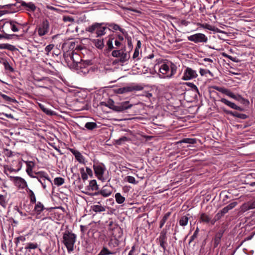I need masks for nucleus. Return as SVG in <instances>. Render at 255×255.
I'll return each instance as SVG.
<instances>
[{
    "instance_id": "1",
    "label": "nucleus",
    "mask_w": 255,
    "mask_h": 255,
    "mask_svg": "<svg viewBox=\"0 0 255 255\" xmlns=\"http://www.w3.org/2000/svg\"><path fill=\"white\" fill-rule=\"evenodd\" d=\"M156 68L159 71V77L163 79L172 78L176 74L177 69V66L171 61L161 59L156 60L154 69Z\"/></svg>"
},
{
    "instance_id": "2",
    "label": "nucleus",
    "mask_w": 255,
    "mask_h": 255,
    "mask_svg": "<svg viewBox=\"0 0 255 255\" xmlns=\"http://www.w3.org/2000/svg\"><path fill=\"white\" fill-rule=\"evenodd\" d=\"M100 104L101 106L107 107L116 112H124L128 109L131 108L133 106V104H130L129 101L115 104V102L111 99H109L107 102H101Z\"/></svg>"
},
{
    "instance_id": "3",
    "label": "nucleus",
    "mask_w": 255,
    "mask_h": 255,
    "mask_svg": "<svg viewBox=\"0 0 255 255\" xmlns=\"http://www.w3.org/2000/svg\"><path fill=\"white\" fill-rule=\"evenodd\" d=\"M211 89L216 90L217 91L228 96L235 100L240 102L245 107H248L250 104L249 100L245 99L239 94H235L231 91L230 89L223 87H219L217 86H213L210 87Z\"/></svg>"
},
{
    "instance_id": "4",
    "label": "nucleus",
    "mask_w": 255,
    "mask_h": 255,
    "mask_svg": "<svg viewBox=\"0 0 255 255\" xmlns=\"http://www.w3.org/2000/svg\"><path fill=\"white\" fill-rule=\"evenodd\" d=\"M106 27L105 22H94L85 29L86 32L90 33H95L96 37H101L106 34Z\"/></svg>"
},
{
    "instance_id": "5",
    "label": "nucleus",
    "mask_w": 255,
    "mask_h": 255,
    "mask_svg": "<svg viewBox=\"0 0 255 255\" xmlns=\"http://www.w3.org/2000/svg\"><path fill=\"white\" fill-rule=\"evenodd\" d=\"M76 238V235L69 231H66L63 234V243L66 247L68 252L73 250V246L75 243Z\"/></svg>"
},
{
    "instance_id": "6",
    "label": "nucleus",
    "mask_w": 255,
    "mask_h": 255,
    "mask_svg": "<svg viewBox=\"0 0 255 255\" xmlns=\"http://www.w3.org/2000/svg\"><path fill=\"white\" fill-rule=\"evenodd\" d=\"M33 77L34 81L37 83V84L34 83V84L36 86L40 88L47 89L53 84V80L47 77H39L34 74Z\"/></svg>"
},
{
    "instance_id": "7",
    "label": "nucleus",
    "mask_w": 255,
    "mask_h": 255,
    "mask_svg": "<svg viewBox=\"0 0 255 255\" xmlns=\"http://www.w3.org/2000/svg\"><path fill=\"white\" fill-rule=\"evenodd\" d=\"M126 49H115L112 51V56L114 57L120 58V61L122 64L127 62L129 58L130 55L126 52Z\"/></svg>"
},
{
    "instance_id": "8",
    "label": "nucleus",
    "mask_w": 255,
    "mask_h": 255,
    "mask_svg": "<svg viewBox=\"0 0 255 255\" xmlns=\"http://www.w3.org/2000/svg\"><path fill=\"white\" fill-rule=\"evenodd\" d=\"M17 3H19L20 5H17V12L24 10L34 12L36 8L35 5L32 2L26 3L21 0H17Z\"/></svg>"
},
{
    "instance_id": "9",
    "label": "nucleus",
    "mask_w": 255,
    "mask_h": 255,
    "mask_svg": "<svg viewBox=\"0 0 255 255\" xmlns=\"http://www.w3.org/2000/svg\"><path fill=\"white\" fill-rule=\"evenodd\" d=\"M108 230L112 232L113 237L120 239L123 236V232L122 228L113 221L109 223Z\"/></svg>"
},
{
    "instance_id": "10",
    "label": "nucleus",
    "mask_w": 255,
    "mask_h": 255,
    "mask_svg": "<svg viewBox=\"0 0 255 255\" xmlns=\"http://www.w3.org/2000/svg\"><path fill=\"white\" fill-rule=\"evenodd\" d=\"M143 89V87L140 85H130L122 88H118L116 90V92L118 94H124L132 91H140Z\"/></svg>"
},
{
    "instance_id": "11",
    "label": "nucleus",
    "mask_w": 255,
    "mask_h": 255,
    "mask_svg": "<svg viewBox=\"0 0 255 255\" xmlns=\"http://www.w3.org/2000/svg\"><path fill=\"white\" fill-rule=\"evenodd\" d=\"M93 169L97 178L100 180H104L103 174L106 169L105 165L102 163L94 164Z\"/></svg>"
},
{
    "instance_id": "12",
    "label": "nucleus",
    "mask_w": 255,
    "mask_h": 255,
    "mask_svg": "<svg viewBox=\"0 0 255 255\" xmlns=\"http://www.w3.org/2000/svg\"><path fill=\"white\" fill-rule=\"evenodd\" d=\"M35 174L36 175L35 176V178H37L38 180L44 189L46 188V180H47L48 182L50 184L52 185L51 180L49 178L46 172L44 171H39L38 172H35Z\"/></svg>"
},
{
    "instance_id": "13",
    "label": "nucleus",
    "mask_w": 255,
    "mask_h": 255,
    "mask_svg": "<svg viewBox=\"0 0 255 255\" xmlns=\"http://www.w3.org/2000/svg\"><path fill=\"white\" fill-rule=\"evenodd\" d=\"M187 38L188 40L193 41L196 43L201 42L206 43L208 41L207 37L204 34L201 33L188 36Z\"/></svg>"
},
{
    "instance_id": "14",
    "label": "nucleus",
    "mask_w": 255,
    "mask_h": 255,
    "mask_svg": "<svg viewBox=\"0 0 255 255\" xmlns=\"http://www.w3.org/2000/svg\"><path fill=\"white\" fill-rule=\"evenodd\" d=\"M166 234L167 231L165 229H163L160 232L159 237L157 239L160 247L163 249L164 252H165L166 250V247L168 245L167 242V238Z\"/></svg>"
},
{
    "instance_id": "15",
    "label": "nucleus",
    "mask_w": 255,
    "mask_h": 255,
    "mask_svg": "<svg viewBox=\"0 0 255 255\" xmlns=\"http://www.w3.org/2000/svg\"><path fill=\"white\" fill-rule=\"evenodd\" d=\"M198 74L196 71L191 68L187 67L184 72L182 79L185 81L189 80L196 78Z\"/></svg>"
},
{
    "instance_id": "16",
    "label": "nucleus",
    "mask_w": 255,
    "mask_h": 255,
    "mask_svg": "<svg viewBox=\"0 0 255 255\" xmlns=\"http://www.w3.org/2000/svg\"><path fill=\"white\" fill-rule=\"evenodd\" d=\"M106 38H107V40L106 41V43L105 46V48L104 49V53L108 54L110 52L112 51L113 49L115 48V47L113 45L114 40L115 39V36L114 34L109 35Z\"/></svg>"
},
{
    "instance_id": "17",
    "label": "nucleus",
    "mask_w": 255,
    "mask_h": 255,
    "mask_svg": "<svg viewBox=\"0 0 255 255\" xmlns=\"http://www.w3.org/2000/svg\"><path fill=\"white\" fill-rule=\"evenodd\" d=\"M199 222L206 224H210L214 225L215 224V221L212 218V216L210 214L205 213L200 214Z\"/></svg>"
},
{
    "instance_id": "18",
    "label": "nucleus",
    "mask_w": 255,
    "mask_h": 255,
    "mask_svg": "<svg viewBox=\"0 0 255 255\" xmlns=\"http://www.w3.org/2000/svg\"><path fill=\"white\" fill-rule=\"evenodd\" d=\"M49 29V23L47 19L43 20L37 29L38 34L40 36L46 34Z\"/></svg>"
},
{
    "instance_id": "19",
    "label": "nucleus",
    "mask_w": 255,
    "mask_h": 255,
    "mask_svg": "<svg viewBox=\"0 0 255 255\" xmlns=\"http://www.w3.org/2000/svg\"><path fill=\"white\" fill-rule=\"evenodd\" d=\"M69 55L70 59L73 61V67L74 68L77 64H78L82 59L80 55L73 50L71 53L68 54L67 52L64 54V57L66 58Z\"/></svg>"
},
{
    "instance_id": "20",
    "label": "nucleus",
    "mask_w": 255,
    "mask_h": 255,
    "mask_svg": "<svg viewBox=\"0 0 255 255\" xmlns=\"http://www.w3.org/2000/svg\"><path fill=\"white\" fill-rule=\"evenodd\" d=\"M222 109L224 113L232 116L234 118H237L242 120H246L249 118V116L245 114L239 113L236 111H232L224 108H222Z\"/></svg>"
},
{
    "instance_id": "21",
    "label": "nucleus",
    "mask_w": 255,
    "mask_h": 255,
    "mask_svg": "<svg viewBox=\"0 0 255 255\" xmlns=\"http://www.w3.org/2000/svg\"><path fill=\"white\" fill-rule=\"evenodd\" d=\"M220 101L222 103H224L226 106H228L229 107H230L231 109H233L234 110H236L240 111V112H244L245 111V110L244 108H243L241 106H238L235 103H234L231 101H230L225 98H222L220 100Z\"/></svg>"
},
{
    "instance_id": "22",
    "label": "nucleus",
    "mask_w": 255,
    "mask_h": 255,
    "mask_svg": "<svg viewBox=\"0 0 255 255\" xmlns=\"http://www.w3.org/2000/svg\"><path fill=\"white\" fill-rule=\"evenodd\" d=\"M93 64L91 60H82L78 64H77L74 68L76 70H80L81 72L86 73V71H83V69L86 68L88 66ZM88 71H87L88 72Z\"/></svg>"
},
{
    "instance_id": "23",
    "label": "nucleus",
    "mask_w": 255,
    "mask_h": 255,
    "mask_svg": "<svg viewBox=\"0 0 255 255\" xmlns=\"http://www.w3.org/2000/svg\"><path fill=\"white\" fill-rule=\"evenodd\" d=\"M29 26L28 24L25 22L23 24H21L17 22V37L22 36L25 33L27 32Z\"/></svg>"
},
{
    "instance_id": "24",
    "label": "nucleus",
    "mask_w": 255,
    "mask_h": 255,
    "mask_svg": "<svg viewBox=\"0 0 255 255\" xmlns=\"http://www.w3.org/2000/svg\"><path fill=\"white\" fill-rule=\"evenodd\" d=\"M112 193V187L109 185H105L103 187L100 191L95 193V195L101 194L104 197L109 196Z\"/></svg>"
},
{
    "instance_id": "25",
    "label": "nucleus",
    "mask_w": 255,
    "mask_h": 255,
    "mask_svg": "<svg viewBox=\"0 0 255 255\" xmlns=\"http://www.w3.org/2000/svg\"><path fill=\"white\" fill-rule=\"evenodd\" d=\"M69 150L74 155L75 159L80 163L85 164V158L82 154L74 148H69Z\"/></svg>"
},
{
    "instance_id": "26",
    "label": "nucleus",
    "mask_w": 255,
    "mask_h": 255,
    "mask_svg": "<svg viewBox=\"0 0 255 255\" xmlns=\"http://www.w3.org/2000/svg\"><path fill=\"white\" fill-rule=\"evenodd\" d=\"M4 172L5 174L12 179L14 183H16V176L14 175L16 173V170L11 167L7 166L4 168Z\"/></svg>"
},
{
    "instance_id": "27",
    "label": "nucleus",
    "mask_w": 255,
    "mask_h": 255,
    "mask_svg": "<svg viewBox=\"0 0 255 255\" xmlns=\"http://www.w3.org/2000/svg\"><path fill=\"white\" fill-rule=\"evenodd\" d=\"M105 26L106 29H108L110 31L116 32L117 31H120L122 27L118 24L114 22H105Z\"/></svg>"
},
{
    "instance_id": "28",
    "label": "nucleus",
    "mask_w": 255,
    "mask_h": 255,
    "mask_svg": "<svg viewBox=\"0 0 255 255\" xmlns=\"http://www.w3.org/2000/svg\"><path fill=\"white\" fill-rule=\"evenodd\" d=\"M18 131L17 132V142H26V140H27V137L24 135V131H25V129L21 128L18 129Z\"/></svg>"
},
{
    "instance_id": "29",
    "label": "nucleus",
    "mask_w": 255,
    "mask_h": 255,
    "mask_svg": "<svg viewBox=\"0 0 255 255\" xmlns=\"http://www.w3.org/2000/svg\"><path fill=\"white\" fill-rule=\"evenodd\" d=\"M99 189L98 185H97L96 180H92L90 181L89 184L86 188V190L87 191H97ZM88 192H85L87 194Z\"/></svg>"
},
{
    "instance_id": "30",
    "label": "nucleus",
    "mask_w": 255,
    "mask_h": 255,
    "mask_svg": "<svg viewBox=\"0 0 255 255\" xmlns=\"http://www.w3.org/2000/svg\"><path fill=\"white\" fill-rule=\"evenodd\" d=\"M224 232L222 231H219L217 233L213 239L214 243V248H216L218 247L219 244L220 243L221 239L223 236Z\"/></svg>"
},
{
    "instance_id": "31",
    "label": "nucleus",
    "mask_w": 255,
    "mask_h": 255,
    "mask_svg": "<svg viewBox=\"0 0 255 255\" xmlns=\"http://www.w3.org/2000/svg\"><path fill=\"white\" fill-rule=\"evenodd\" d=\"M120 239L113 237L110 239L109 242H108V246L111 249L118 247L120 245Z\"/></svg>"
},
{
    "instance_id": "32",
    "label": "nucleus",
    "mask_w": 255,
    "mask_h": 255,
    "mask_svg": "<svg viewBox=\"0 0 255 255\" xmlns=\"http://www.w3.org/2000/svg\"><path fill=\"white\" fill-rule=\"evenodd\" d=\"M232 208H223L219 212H218L215 217L213 218L214 220L215 221V223L220 220L226 213H227L229 209H231Z\"/></svg>"
},
{
    "instance_id": "33",
    "label": "nucleus",
    "mask_w": 255,
    "mask_h": 255,
    "mask_svg": "<svg viewBox=\"0 0 255 255\" xmlns=\"http://www.w3.org/2000/svg\"><path fill=\"white\" fill-rule=\"evenodd\" d=\"M85 211L89 214L95 215L97 213H100L105 211V208H85Z\"/></svg>"
},
{
    "instance_id": "34",
    "label": "nucleus",
    "mask_w": 255,
    "mask_h": 255,
    "mask_svg": "<svg viewBox=\"0 0 255 255\" xmlns=\"http://www.w3.org/2000/svg\"><path fill=\"white\" fill-rule=\"evenodd\" d=\"M93 43L99 49L102 50L104 48L105 45L104 39H95L93 40Z\"/></svg>"
},
{
    "instance_id": "35",
    "label": "nucleus",
    "mask_w": 255,
    "mask_h": 255,
    "mask_svg": "<svg viewBox=\"0 0 255 255\" xmlns=\"http://www.w3.org/2000/svg\"><path fill=\"white\" fill-rule=\"evenodd\" d=\"M17 187L19 189H24L27 187V184L25 180L17 176Z\"/></svg>"
},
{
    "instance_id": "36",
    "label": "nucleus",
    "mask_w": 255,
    "mask_h": 255,
    "mask_svg": "<svg viewBox=\"0 0 255 255\" xmlns=\"http://www.w3.org/2000/svg\"><path fill=\"white\" fill-rule=\"evenodd\" d=\"M115 43V49H126V44L125 43L122 42L118 40L116 38L114 40Z\"/></svg>"
},
{
    "instance_id": "37",
    "label": "nucleus",
    "mask_w": 255,
    "mask_h": 255,
    "mask_svg": "<svg viewBox=\"0 0 255 255\" xmlns=\"http://www.w3.org/2000/svg\"><path fill=\"white\" fill-rule=\"evenodd\" d=\"M197 140L195 138H185L178 142V143H189L194 144L196 143Z\"/></svg>"
},
{
    "instance_id": "38",
    "label": "nucleus",
    "mask_w": 255,
    "mask_h": 255,
    "mask_svg": "<svg viewBox=\"0 0 255 255\" xmlns=\"http://www.w3.org/2000/svg\"><path fill=\"white\" fill-rule=\"evenodd\" d=\"M85 128L88 130H92L98 128L97 124L95 122H87L85 125Z\"/></svg>"
},
{
    "instance_id": "39",
    "label": "nucleus",
    "mask_w": 255,
    "mask_h": 255,
    "mask_svg": "<svg viewBox=\"0 0 255 255\" xmlns=\"http://www.w3.org/2000/svg\"><path fill=\"white\" fill-rule=\"evenodd\" d=\"M188 216H189V214H188L187 216H183L180 218L179 221V224L180 226L184 227L187 225L189 220Z\"/></svg>"
},
{
    "instance_id": "40",
    "label": "nucleus",
    "mask_w": 255,
    "mask_h": 255,
    "mask_svg": "<svg viewBox=\"0 0 255 255\" xmlns=\"http://www.w3.org/2000/svg\"><path fill=\"white\" fill-rule=\"evenodd\" d=\"M29 211L28 212H31L30 213L31 215H36L37 216L39 215L42 211L44 210V209H46V208H31L32 209V211H31L30 208H27ZM28 212V211H26Z\"/></svg>"
},
{
    "instance_id": "41",
    "label": "nucleus",
    "mask_w": 255,
    "mask_h": 255,
    "mask_svg": "<svg viewBox=\"0 0 255 255\" xmlns=\"http://www.w3.org/2000/svg\"><path fill=\"white\" fill-rule=\"evenodd\" d=\"M95 226V222L91 223L89 224L88 225H85V226L80 225V231L82 232V233L83 234H84L86 231H88V229H89L90 226Z\"/></svg>"
},
{
    "instance_id": "42",
    "label": "nucleus",
    "mask_w": 255,
    "mask_h": 255,
    "mask_svg": "<svg viewBox=\"0 0 255 255\" xmlns=\"http://www.w3.org/2000/svg\"><path fill=\"white\" fill-rule=\"evenodd\" d=\"M54 184L57 186H60L65 182V179L62 177H56L54 179Z\"/></svg>"
},
{
    "instance_id": "43",
    "label": "nucleus",
    "mask_w": 255,
    "mask_h": 255,
    "mask_svg": "<svg viewBox=\"0 0 255 255\" xmlns=\"http://www.w3.org/2000/svg\"><path fill=\"white\" fill-rule=\"evenodd\" d=\"M129 140V139L128 137H127V136H124L117 140H115V142L116 144L120 145H122V144H123L126 141H127Z\"/></svg>"
},
{
    "instance_id": "44",
    "label": "nucleus",
    "mask_w": 255,
    "mask_h": 255,
    "mask_svg": "<svg viewBox=\"0 0 255 255\" xmlns=\"http://www.w3.org/2000/svg\"><path fill=\"white\" fill-rule=\"evenodd\" d=\"M116 202L119 204H122L124 202L125 198L122 196L120 193H117L115 195Z\"/></svg>"
},
{
    "instance_id": "45",
    "label": "nucleus",
    "mask_w": 255,
    "mask_h": 255,
    "mask_svg": "<svg viewBox=\"0 0 255 255\" xmlns=\"http://www.w3.org/2000/svg\"><path fill=\"white\" fill-rule=\"evenodd\" d=\"M184 84L191 88L192 90L195 93L200 94V92L197 87L194 83L191 82H186L184 83Z\"/></svg>"
},
{
    "instance_id": "46",
    "label": "nucleus",
    "mask_w": 255,
    "mask_h": 255,
    "mask_svg": "<svg viewBox=\"0 0 255 255\" xmlns=\"http://www.w3.org/2000/svg\"><path fill=\"white\" fill-rule=\"evenodd\" d=\"M24 163L26 164V171L27 174H29V172L31 171V169L34 166V163L32 161H25Z\"/></svg>"
},
{
    "instance_id": "47",
    "label": "nucleus",
    "mask_w": 255,
    "mask_h": 255,
    "mask_svg": "<svg viewBox=\"0 0 255 255\" xmlns=\"http://www.w3.org/2000/svg\"><path fill=\"white\" fill-rule=\"evenodd\" d=\"M170 214H171L170 212H168L164 215L162 220L160 222V226H159L160 228H162V227L164 225L165 223L166 222V220H167L168 217L170 216Z\"/></svg>"
},
{
    "instance_id": "48",
    "label": "nucleus",
    "mask_w": 255,
    "mask_h": 255,
    "mask_svg": "<svg viewBox=\"0 0 255 255\" xmlns=\"http://www.w3.org/2000/svg\"><path fill=\"white\" fill-rule=\"evenodd\" d=\"M38 247V245L37 243H28L24 248V250L26 251L27 249H29V250L31 249H35Z\"/></svg>"
},
{
    "instance_id": "49",
    "label": "nucleus",
    "mask_w": 255,
    "mask_h": 255,
    "mask_svg": "<svg viewBox=\"0 0 255 255\" xmlns=\"http://www.w3.org/2000/svg\"><path fill=\"white\" fill-rule=\"evenodd\" d=\"M3 64L5 69L8 72H13L14 71V69L10 66L8 62L4 61L3 62Z\"/></svg>"
},
{
    "instance_id": "50",
    "label": "nucleus",
    "mask_w": 255,
    "mask_h": 255,
    "mask_svg": "<svg viewBox=\"0 0 255 255\" xmlns=\"http://www.w3.org/2000/svg\"><path fill=\"white\" fill-rule=\"evenodd\" d=\"M0 96L5 101L8 102H12H12H16L15 100L12 99V98H11L10 97H8V96H7V95H6L5 94H2L1 93H0Z\"/></svg>"
},
{
    "instance_id": "51",
    "label": "nucleus",
    "mask_w": 255,
    "mask_h": 255,
    "mask_svg": "<svg viewBox=\"0 0 255 255\" xmlns=\"http://www.w3.org/2000/svg\"><path fill=\"white\" fill-rule=\"evenodd\" d=\"M29 198H30V202L31 203H32V204L36 203V197H35V194L33 193V192L31 190H29Z\"/></svg>"
},
{
    "instance_id": "52",
    "label": "nucleus",
    "mask_w": 255,
    "mask_h": 255,
    "mask_svg": "<svg viewBox=\"0 0 255 255\" xmlns=\"http://www.w3.org/2000/svg\"><path fill=\"white\" fill-rule=\"evenodd\" d=\"M80 172L81 174V177L84 181L88 179V174L85 172L84 168H80Z\"/></svg>"
},
{
    "instance_id": "53",
    "label": "nucleus",
    "mask_w": 255,
    "mask_h": 255,
    "mask_svg": "<svg viewBox=\"0 0 255 255\" xmlns=\"http://www.w3.org/2000/svg\"><path fill=\"white\" fill-rule=\"evenodd\" d=\"M3 153L5 156L7 157L14 156L13 152L8 149H4Z\"/></svg>"
},
{
    "instance_id": "54",
    "label": "nucleus",
    "mask_w": 255,
    "mask_h": 255,
    "mask_svg": "<svg viewBox=\"0 0 255 255\" xmlns=\"http://www.w3.org/2000/svg\"><path fill=\"white\" fill-rule=\"evenodd\" d=\"M126 180L132 184H136L137 182L135 181V179L134 177L131 176H128L126 177Z\"/></svg>"
},
{
    "instance_id": "55",
    "label": "nucleus",
    "mask_w": 255,
    "mask_h": 255,
    "mask_svg": "<svg viewBox=\"0 0 255 255\" xmlns=\"http://www.w3.org/2000/svg\"><path fill=\"white\" fill-rule=\"evenodd\" d=\"M54 46V44H49L45 48V51L46 55H49V53L52 50Z\"/></svg>"
},
{
    "instance_id": "56",
    "label": "nucleus",
    "mask_w": 255,
    "mask_h": 255,
    "mask_svg": "<svg viewBox=\"0 0 255 255\" xmlns=\"http://www.w3.org/2000/svg\"><path fill=\"white\" fill-rule=\"evenodd\" d=\"M40 106H41L40 105ZM41 107V109L42 110V111L45 113H46L47 115H50V116H52V115H54V112L50 110H49L48 109H46V108H42Z\"/></svg>"
},
{
    "instance_id": "57",
    "label": "nucleus",
    "mask_w": 255,
    "mask_h": 255,
    "mask_svg": "<svg viewBox=\"0 0 255 255\" xmlns=\"http://www.w3.org/2000/svg\"><path fill=\"white\" fill-rule=\"evenodd\" d=\"M15 34H8L6 33H4V34H0V39H2L3 38H5L6 39H11L12 37L14 36Z\"/></svg>"
},
{
    "instance_id": "58",
    "label": "nucleus",
    "mask_w": 255,
    "mask_h": 255,
    "mask_svg": "<svg viewBox=\"0 0 255 255\" xmlns=\"http://www.w3.org/2000/svg\"><path fill=\"white\" fill-rule=\"evenodd\" d=\"M97 231V225L95 223V226H90L89 229H88V233H92V234H94L95 232Z\"/></svg>"
},
{
    "instance_id": "59",
    "label": "nucleus",
    "mask_w": 255,
    "mask_h": 255,
    "mask_svg": "<svg viewBox=\"0 0 255 255\" xmlns=\"http://www.w3.org/2000/svg\"><path fill=\"white\" fill-rule=\"evenodd\" d=\"M0 204L3 207L6 206L5 198L3 195H0Z\"/></svg>"
},
{
    "instance_id": "60",
    "label": "nucleus",
    "mask_w": 255,
    "mask_h": 255,
    "mask_svg": "<svg viewBox=\"0 0 255 255\" xmlns=\"http://www.w3.org/2000/svg\"><path fill=\"white\" fill-rule=\"evenodd\" d=\"M114 36H115V38L116 39H117L118 40L122 42H123L124 41V38L123 35L120 34H114Z\"/></svg>"
},
{
    "instance_id": "61",
    "label": "nucleus",
    "mask_w": 255,
    "mask_h": 255,
    "mask_svg": "<svg viewBox=\"0 0 255 255\" xmlns=\"http://www.w3.org/2000/svg\"><path fill=\"white\" fill-rule=\"evenodd\" d=\"M63 20L64 21H69V22H73L74 19L71 16H63Z\"/></svg>"
},
{
    "instance_id": "62",
    "label": "nucleus",
    "mask_w": 255,
    "mask_h": 255,
    "mask_svg": "<svg viewBox=\"0 0 255 255\" xmlns=\"http://www.w3.org/2000/svg\"><path fill=\"white\" fill-rule=\"evenodd\" d=\"M16 22L14 21H12L10 22V26L11 29V30L15 32L16 31Z\"/></svg>"
},
{
    "instance_id": "63",
    "label": "nucleus",
    "mask_w": 255,
    "mask_h": 255,
    "mask_svg": "<svg viewBox=\"0 0 255 255\" xmlns=\"http://www.w3.org/2000/svg\"><path fill=\"white\" fill-rule=\"evenodd\" d=\"M5 47H6V48H5V49H7L10 50L11 51H13L15 49H16V48L14 46H13V45H10L8 44H5Z\"/></svg>"
},
{
    "instance_id": "64",
    "label": "nucleus",
    "mask_w": 255,
    "mask_h": 255,
    "mask_svg": "<svg viewBox=\"0 0 255 255\" xmlns=\"http://www.w3.org/2000/svg\"><path fill=\"white\" fill-rule=\"evenodd\" d=\"M202 26L203 27H204L205 28L207 29L208 30H214L213 26H211L210 24H205V25L204 24H202Z\"/></svg>"
}]
</instances>
